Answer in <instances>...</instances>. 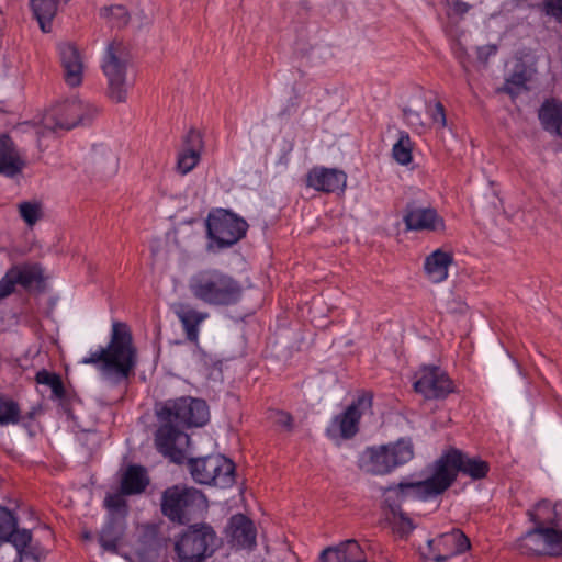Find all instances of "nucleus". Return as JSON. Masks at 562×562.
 I'll list each match as a JSON object with an SVG mask.
<instances>
[{
	"instance_id": "21",
	"label": "nucleus",
	"mask_w": 562,
	"mask_h": 562,
	"mask_svg": "<svg viewBox=\"0 0 562 562\" xmlns=\"http://www.w3.org/2000/svg\"><path fill=\"white\" fill-rule=\"evenodd\" d=\"M202 147L201 134L195 130L189 131L184 139V148L178 155L177 169L181 175H187L195 168L201 158Z\"/></svg>"
},
{
	"instance_id": "17",
	"label": "nucleus",
	"mask_w": 562,
	"mask_h": 562,
	"mask_svg": "<svg viewBox=\"0 0 562 562\" xmlns=\"http://www.w3.org/2000/svg\"><path fill=\"white\" fill-rule=\"evenodd\" d=\"M408 231H426L440 233L445 231V221L432 207L408 205L404 215Z\"/></svg>"
},
{
	"instance_id": "41",
	"label": "nucleus",
	"mask_w": 562,
	"mask_h": 562,
	"mask_svg": "<svg viewBox=\"0 0 562 562\" xmlns=\"http://www.w3.org/2000/svg\"><path fill=\"white\" fill-rule=\"evenodd\" d=\"M538 8L544 15L562 24V0H542Z\"/></svg>"
},
{
	"instance_id": "30",
	"label": "nucleus",
	"mask_w": 562,
	"mask_h": 562,
	"mask_svg": "<svg viewBox=\"0 0 562 562\" xmlns=\"http://www.w3.org/2000/svg\"><path fill=\"white\" fill-rule=\"evenodd\" d=\"M148 477L144 468L131 465L126 469L121 481V492L125 495L139 494L148 485Z\"/></svg>"
},
{
	"instance_id": "15",
	"label": "nucleus",
	"mask_w": 562,
	"mask_h": 562,
	"mask_svg": "<svg viewBox=\"0 0 562 562\" xmlns=\"http://www.w3.org/2000/svg\"><path fill=\"white\" fill-rule=\"evenodd\" d=\"M431 559L435 562H447L454 555L465 552L470 548V541L459 529L442 533L436 539L428 540Z\"/></svg>"
},
{
	"instance_id": "46",
	"label": "nucleus",
	"mask_w": 562,
	"mask_h": 562,
	"mask_svg": "<svg viewBox=\"0 0 562 562\" xmlns=\"http://www.w3.org/2000/svg\"><path fill=\"white\" fill-rule=\"evenodd\" d=\"M404 117L407 123L413 127L423 126L420 114L412 109H404Z\"/></svg>"
},
{
	"instance_id": "5",
	"label": "nucleus",
	"mask_w": 562,
	"mask_h": 562,
	"mask_svg": "<svg viewBox=\"0 0 562 562\" xmlns=\"http://www.w3.org/2000/svg\"><path fill=\"white\" fill-rule=\"evenodd\" d=\"M414 458V447L409 439H400L395 443L367 448L360 458V468L372 474L383 475L392 472Z\"/></svg>"
},
{
	"instance_id": "33",
	"label": "nucleus",
	"mask_w": 562,
	"mask_h": 562,
	"mask_svg": "<svg viewBox=\"0 0 562 562\" xmlns=\"http://www.w3.org/2000/svg\"><path fill=\"white\" fill-rule=\"evenodd\" d=\"M34 15L44 32L50 30V22L57 12V0H30Z\"/></svg>"
},
{
	"instance_id": "35",
	"label": "nucleus",
	"mask_w": 562,
	"mask_h": 562,
	"mask_svg": "<svg viewBox=\"0 0 562 562\" xmlns=\"http://www.w3.org/2000/svg\"><path fill=\"white\" fill-rule=\"evenodd\" d=\"M12 273L18 281L24 288L32 286L41 280V269L37 266H23L11 268Z\"/></svg>"
},
{
	"instance_id": "2",
	"label": "nucleus",
	"mask_w": 562,
	"mask_h": 562,
	"mask_svg": "<svg viewBox=\"0 0 562 562\" xmlns=\"http://www.w3.org/2000/svg\"><path fill=\"white\" fill-rule=\"evenodd\" d=\"M488 471L490 465L486 461L469 457L458 449H451L434 463L431 475L426 480L402 484L393 492L403 498L412 496L427 501L448 490L459 472L472 480H481L487 475Z\"/></svg>"
},
{
	"instance_id": "25",
	"label": "nucleus",
	"mask_w": 562,
	"mask_h": 562,
	"mask_svg": "<svg viewBox=\"0 0 562 562\" xmlns=\"http://www.w3.org/2000/svg\"><path fill=\"white\" fill-rule=\"evenodd\" d=\"M37 413L38 409L33 407L31 411L23 414L16 402L8 396L0 395L1 426L21 424L23 427L29 428Z\"/></svg>"
},
{
	"instance_id": "9",
	"label": "nucleus",
	"mask_w": 562,
	"mask_h": 562,
	"mask_svg": "<svg viewBox=\"0 0 562 562\" xmlns=\"http://www.w3.org/2000/svg\"><path fill=\"white\" fill-rule=\"evenodd\" d=\"M189 467L193 480L200 484L225 488L235 481V465L222 454L192 459Z\"/></svg>"
},
{
	"instance_id": "26",
	"label": "nucleus",
	"mask_w": 562,
	"mask_h": 562,
	"mask_svg": "<svg viewBox=\"0 0 562 562\" xmlns=\"http://www.w3.org/2000/svg\"><path fill=\"white\" fill-rule=\"evenodd\" d=\"M175 313L183 327L187 339L196 344L199 326L209 317V313L198 311L188 304H178Z\"/></svg>"
},
{
	"instance_id": "23",
	"label": "nucleus",
	"mask_w": 562,
	"mask_h": 562,
	"mask_svg": "<svg viewBox=\"0 0 562 562\" xmlns=\"http://www.w3.org/2000/svg\"><path fill=\"white\" fill-rule=\"evenodd\" d=\"M452 263V252L439 248L425 258L424 271L430 282L440 283L447 280Z\"/></svg>"
},
{
	"instance_id": "13",
	"label": "nucleus",
	"mask_w": 562,
	"mask_h": 562,
	"mask_svg": "<svg viewBox=\"0 0 562 562\" xmlns=\"http://www.w3.org/2000/svg\"><path fill=\"white\" fill-rule=\"evenodd\" d=\"M519 548L526 554L560 557L562 555V529L559 526L533 528L520 538Z\"/></svg>"
},
{
	"instance_id": "49",
	"label": "nucleus",
	"mask_w": 562,
	"mask_h": 562,
	"mask_svg": "<svg viewBox=\"0 0 562 562\" xmlns=\"http://www.w3.org/2000/svg\"><path fill=\"white\" fill-rule=\"evenodd\" d=\"M467 10H468V5L465 3H462L460 11L465 12Z\"/></svg>"
},
{
	"instance_id": "32",
	"label": "nucleus",
	"mask_w": 562,
	"mask_h": 562,
	"mask_svg": "<svg viewBox=\"0 0 562 562\" xmlns=\"http://www.w3.org/2000/svg\"><path fill=\"white\" fill-rule=\"evenodd\" d=\"M34 15L44 32L50 30V22L57 12V0H30Z\"/></svg>"
},
{
	"instance_id": "3",
	"label": "nucleus",
	"mask_w": 562,
	"mask_h": 562,
	"mask_svg": "<svg viewBox=\"0 0 562 562\" xmlns=\"http://www.w3.org/2000/svg\"><path fill=\"white\" fill-rule=\"evenodd\" d=\"M80 363L94 366L102 379L111 384L125 381L136 364V352L127 325L113 322L109 345L82 358Z\"/></svg>"
},
{
	"instance_id": "14",
	"label": "nucleus",
	"mask_w": 562,
	"mask_h": 562,
	"mask_svg": "<svg viewBox=\"0 0 562 562\" xmlns=\"http://www.w3.org/2000/svg\"><path fill=\"white\" fill-rule=\"evenodd\" d=\"M415 391L427 400L443 398L454 391L452 380L436 366H424L415 374Z\"/></svg>"
},
{
	"instance_id": "50",
	"label": "nucleus",
	"mask_w": 562,
	"mask_h": 562,
	"mask_svg": "<svg viewBox=\"0 0 562 562\" xmlns=\"http://www.w3.org/2000/svg\"><path fill=\"white\" fill-rule=\"evenodd\" d=\"M360 562H366V557H363L362 561H360Z\"/></svg>"
},
{
	"instance_id": "43",
	"label": "nucleus",
	"mask_w": 562,
	"mask_h": 562,
	"mask_svg": "<svg viewBox=\"0 0 562 562\" xmlns=\"http://www.w3.org/2000/svg\"><path fill=\"white\" fill-rule=\"evenodd\" d=\"M270 419L278 426L282 427L285 430H291L292 428V416L282 411H273L270 414Z\"/></svg>"
},
{
	"instance_id": "11",
	"label": "nucleus",
	"mask_w": 562,
	"mask_h": 562,
	"mask_svg": "<svg viewBox=\"0 0 562 562\" xmlns=\"http://www.w3.org/2000/svg\"><path fill=\"white\" fill-rule=\"evenodd\" d=\"M204 503V495L194 487L175 485L162 495L161 510L170 520L183 524L188 513Z\"/></svg>"
},
{
	"instance_id": "47",
	"label": "nucleus",
	"mask_w": 562,
	"mask_h": 562,
	"mask_svg": "<svg viewBox=\"0 0 562 562\" xmlns=\"http://www.w3.org/2000/svg\"><path fill=\"white\" fill-rule=\"evenodd\" d=\"M496 46L494 45H486V46H483V47H480L479 48V57L482 59H486L488 56L491 55H495L496 54Z\"/></svg>"
},
{
	"instance_id": "31",
	"label": "nucleus",
	"mask_w": 562,
	"mask_h": 562,
	"mask_svg": "<svg viewBox=\"0 0 562 562\" xmlns=\"http://www.w3.org/2000/svg\"><path fill=\"white\" fill-rule=\"evenodd\" d=\"M536 70L524 63H517L513 74L506 79L504 91L515 97L526 90L527 82L531 80Z\"/></svg>"
},
{
	"instance_id": "18",
	"label": "nucleus",
	"mask_w": 562,
	"mask_h": 562,
	"mask_svg": "<svg viewBox=\"0 0 562 562\" xmlns=\"http://www.w3.org/2000/svg\"><path fill=\"white\" fill-rule=\"evenodd\" d=\"M0 529L4 537V543H11L15 548L19 558L22 559L32 541L31 531L24 528L20 529L16 517L4 507L1 508Z\"/></svg>"
},
{
	"instance_id": "37",
	"label": "nucleus",
	"mask_w": 562,
	"mask_h": 562,
	"mask_svg": "<svg viewBox=\"0 0 562 562\" xmlns=\"http://www.w3.org/2000/svg\"><path fill=\"white\" fill-rule=\"evenodd\" d=\"M101 15L116 27H122L128 22V13L123 5L103 8L101 10Z\"/></svg>"
},
{
	"instance_id": "10",
	"label": "nucleus",
	"mask_w": 562,
	"mask_h": 562,
	"mask_svg": "<svg viewBox=\"0 0 562 562\" xmlns=\"http://www.w3.org/2000/svg\"><path fill=\"white\" fill-rule=\"evenodd\" d=\"M247 228L245 220L223 209L211 212L206 218L207 236L220 248L236 244L245 236Z\"/></svg>"
},
{
	"instance_id": "38",
	"label": "nucleus",
	"mask_w": 562,
	"mask_h": 562,
	"mask_svg": "<svg viewBox=\"0 0 562 562\" xmlns=\"http://www.w3.org/2000/svg\"><path fill=\"white\" fill-rule=\"evenodd\" d=\"M21 218L29 225L33 226L42 217V207L36 202H22L18 205Z\"/></svg>"
},
{
	"instance_id": "44",
	"label": "nucleus",
	"mask_w": 562,
	"mask_h": 562,
	"mask_svg": "<svg viewBox=\"0 0 562 562\" xmlns=\"http://www.w3.org/2000/svg\"><path fill=\"white\" fill-rule=\"evenodd\" d=\"M122 493L109 494L104 499V505L110 510H120L125 506V501Z\"/></svg>"
},
{
	"instance_id": "12",
	"label": "nucleus",
	"mask_w": 562,
	"mask_h": 562,
	"mask_svg": "<svg viewBox=\"0 0 562 562\" xmlns=\"http://www.w3.org/2000/svg\"><path fill=\"white\" fill-rule=\"evenodd\" d=\"M372 396L363 393L350 404L344 413L335 416L329 423L326 434L331 439H350L358 432V424L362 415L371 412Z\"/></svg>"
},
{
	"instance_id": "36",
	"label": "nucleus",
	"mask_w": 562,
	"mask_h": 562,
	"mask_svg": "<svg viewBox=\"0 0 562 562\" xmlns=\"http://www.w3.org/2000/svg\"><path fill=\"white\" fill-rule=\"evenodd\" d=\"M93 162L97 165L99 171L113 175L117 170L116 156L104 148L94 150Z\"/></svg>"
},
{
	"instance_id": "48",
	"label": "nucleus",
	"mask_w": 562,
	"mask_h": 562,
	"mask_svg": "<svg viewBox=\"0 0 562 562\" xmlns=\"http://www.w3.org/2000/svg\"><path fill=\"white\" fill-rule=\"evenodd\" d=\"M458 308L454 311L464 312L467 310V305L464 303H458Z\"/></svg>"
},
{
	"instance_id": "16",
	"label": "nucleus",
	"mask_w": 562,
	"mask_h": 562,
	"mask_svg": "<svg viewBox=\"0 0 562 562\" xmlns=\"http://www.w3.org/2000/svg\"><path fill=\"white\" fill-rule=\"evenodd\" d=\"M58 53L66 85L70 88L79 87L83 79L85 63L78 47L69 42L60 43Z\"/></svg>"
},
{
	"instance_id": "45",
	"label": "nucleus",
	"mask_w": 562,
	"mask_h": 562,
	"mask_svg": "<svg viewBox=\"0 0 562 562\" xmlns=\"http://www.w3.org/2000/svg\"><path fill=\"white\" fill-rule=\"evenodd\" d=\"M432 122L438 124L440 127H445L447 124L445 108L440 102L435 104L434 111L430 113Z\"/></svg>"
},
{
	"instance_id": "22",
	"label": "nucleus",
	"mask_w": 562,
	"mask_h": 562,
	"mask_svg": "<svg viewBox=\"0 0 562 562\" xmlns=\"http://www.w3.org/2000/svg\"><path fill=\"white\" fill-rule=\"evenodd\" d=\"M25 167V160L13 140L5 134L0 135V175L14 177Z\"/></svg>"
},
{
	"instance_id": "34",
	"label": "nucleus",
	"mask_w": 562,
	"mask_h": 562,
	"mask_svg": "<svg viewBox=\"0 0 562 562\" xmlns=\"http://www.w3.org/2000/svg\"><path fill=\"white\" fill-rule=\"evenodd\" d=\"M412 146L409 135L406 132H401L392 148L394 159L403 166L408 165L412 161Z\"/></svg>"
},
{
	"instance_id": "24",
	"label": "nucleus",
	"mask_w": 562,
	"mask_h": 562,
	"mask_svg": "<svg viewBox=\"0 0 562 562\" xmlns=\"http://www.w3.org/2000/svg\"><path fill=\"white\" fill-rule=\"evenodd\" d=\"M527 515L535 528H548L559 526L562 520V504L542 499L531 507Z\"/></svg>"
},
{
	"instance_id": "39",
	"label": "nucleus",
	"mask_w": 562,
	"mask_h": 562,
	"mask_svg": "<svg viewBox=\"0 0 562 562\" xmlns=\"http://www.w3.org/2000/svg\"><path fill=\"white\" fill-rule=\"evenodd\" d=\"M120 538V531L116 530L112 524H109L102 529L99 542L104 550L115 552L117 550Z\"/></svg>"
},
{
	"instance_id": "20",
	"label": "nucleus",
	"mask_w": 562,
	"mask_h": 562,
	"mask_svg": "<svg viewBox=\"0 0 562 562\" xmlns=\"http://www.w3.org/2000/svg\"><path fill=\"white\" fill-rule=\"evenodd\" d=\"M227 536L232 546L238 549H251L256 544V528L252 521L241 514L231 518Z\"/></svg>"
},
{
	"instance_id": "8",
	"label": "nucleus",
	"mask_w": 562,
	"mask_h": 562,
	"mask_svg": "<svg viewBox=\"0 0 562 562\" xmlns=\"http://www.w3.org/2000/svg\"><path fill=\"white\" fill-rule=\"evenodd\" d=\"M130 54L122 43L113 42L108 45L101 68L108 79L109 95L116 102L126 99L128 82L126 79Z\"/></svg>"
},
{
	"instance_id": "7",
	"label": "nucleus",
	"mask_w": 562,
	"mask_h": 562,
	"mask_svg": "<svg viewBox=\"0 0 562 562\" xmlns=\"http://www.w3.org/2000/svg\"><path fill=\"white\" fill-rule=\"evenodd\" d=\"M217 544L215 531L206 525L191 526L175 543L178 562H204Z\"/></svg>"
},
{
	"instance_id": "27",
	"label": "nucleus",
	"mask_w": 562,
	"mask_h": 562,
	"mask_svg": "<svg viewBox=\"0 0 562 562\" xmlns=\"http://www.w3.org/2000/svg\"><path fill=\"white\" fill-rule=\"evenodd\" d=\"M364 553L356 540H347L337 547L322 551L319 562H360Z\"/></svg>"
},
{
	"instance_id": "4",
	"label": "nucleus",
	"mask_w": 562,
	"mask_h": 562,
	"mask_svg": "<svg viewBox=\"0 0 562 562\" xmlns=\"http://www.w3.org/2000/svg\"><path fill=\"white\" fill-rule=\"evenodd\" d=\"M188 289L195 300L211 306L234 305L243 294L240 283L216 268L195 271L188 280Z\"/></svg>"
},
{
	"instance_id": "1",
	"label": "nucleus",
	"mask_w": 562,
	"mask_h": 562,
	"mask_svg": "<svg viewBox=\"0 0 562 562\" xmlns=\"http://www.w3.org/2000/svg\"><path fill=\"white\" fill-rule=\"evenodd\" d=\"M159 427L156 431L155 445L159 452L177 461V443L188 440L183 430L189 427H201L210 418L205 401L190 396L168 400L156 406Z\"/></svg>"
},
{
	"instance_id": "28",
	"label": "nucleus",
	"mask_w": 562,
	"mask_h": 562,
	"mask_svg": "<svg viewBox=\"0 0 562 562\" xmlns=\"http://www.w3.org/2000/svg\"><path fill=\"white\" fill-rule=\"evenodd\" d=\"M403 483H400L397 486L389 487L385 491V503L391 508L394 516V528L397 532L405 535L411 532L414 529V525L412 520L404 515L403 512L400 510L401 503L408 499H419L418 497H406L403 498L401 495H397L393 492V490L398 488Z\"/></svg>"
},
{
	"instance_id": "19",
	"label": "nucleus",
	"mask_w": 562,
	"mask_h": 562,
	"mask_svg": "<svg viewBox=\"0 0 562 562\" xmlns=\"http://www.w3.org/2000/svg\"><path fill=\"white\" fill-rule=\"evenodd\" d=\"M308 187L322 192L344 191L347 183V176L344 171L335 168L315 167L306 178Z\"/></svg>"
},
{
	"instance_id": "42",
	"label": "nucleus",
	"mask_w": 562,
	"mask_h": 562,
	"mask_svg": "<svg viewBox=\"0 0 562 562\" xmlns=\"http://www.w3.org/2000/svg\"><path fill=\"white\" fill-rule=\"evenodd\" d=\"M16 284L18 281L15 280L12 270L10 269L0 280V299H4L12 294Z\"/></svg>"
},
{
	"instance_id": "6",
	"label": "nucleus",
	"mask_w": 562,
	"mask_h": 562,
	"mask_svg": "<svg viewBox=\"0 0 562 562\" xmlns=\"http://www.w3.org/2000/svg\"><path fill=\"white\" fill-rule=\"evenodd\" d=\"M99 113V109L87 101L71 99L57 103L49 109L44 117V127L56 131H68L80 124L90 123Z\"/></svg>"
},
{
	"instance_id": "40",
	"label": "nucleus",
	"mask_w": 562,
	"mask_h": 562,
	"mask_svg": "<svg viewBox=\"0 0 562 562\" xmlns=\"http://www.w3.org/2000/svg\"><path fill=\"white\" fill-rule=\"evenodd\" d=\"M36 381L50 387L52 394L56 398L64 396L65 390L60 378L47 371H41L36 375Z\"/></svg>"
},
{
	"instance_id": "29",
	"label": "nucleus",
	"mask_w": 562,
	"mask_h": 562,
	"mask_svg": "<svg viewBox=\"0 0 562 562\" xmlns=\"http://www.w3.org/2000/svg\"><path fill=\"white\" fill-rule=\"evenodd\" d=\"M539 119L546 131L562 137V103L547 101L539 111Z\"/></svg>"
}]
</instances>
